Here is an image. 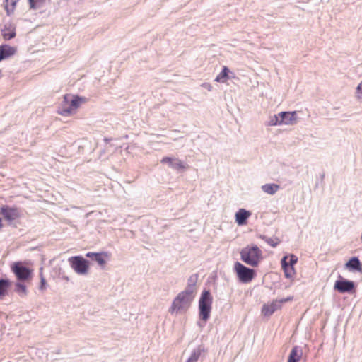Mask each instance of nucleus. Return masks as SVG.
Returning a JSON list of instances; mask_svg holds the SVG:
<instances>
[{
	"label": "nucleus",
	"instance_id": "obj_8",
	"mask_svg": "<svg viewBox=\"0 0 362 362\" xmlns=\"http://www.w3.org/2000/svg\"><path fill=\"white\" fill-rule=\"evenodd\" d=\"M334 289L340 293L352 294L356 292V285L354 281L339 276L334 283Z\"/></svg>",
	"mask_w": 362,
	"mask_h": 362
},
{
	"label": "nucleus",
	"instance_id": "obj_33",
	"mask_svg": "<svg viewBox=\"0 0 362 362\" xmlns=\"http://www.w3.org/2000/svg\"><path fill=\"white\" fill-rule=\"evenodd\" d=\"M2 220H1V218L0 217V228L2 227Z\"/></svg>",
	"mask_w": 362,
	"mask_h": 362
},
{
	"label": "nucleus",
	"instance_id": "obj_34",
	"mask_svg": "<svg viewBox=\"0 0 362 362\" xmlns=\"http://www.w3.org/2000/svg\"><path fill=\"white\" fill-rule=\"evenodd\" d=\"M186 362H192V361H189V359L188 358Z\"/></svg>",
	"mask_w": 362,
	"mask_h": 362
},
{
	"label": "nucleus",
	"instance_id": "obj_32",
	"mask_svg": "<svg viewBox=\"0 0 362 362\" xmlns=\"http://www.w3.org/2000/svg\"><path fill=\"white\" fill-rule=\"evenodd\" d=\"M202 86L205 88H206L207 90H211V86L210 83H203Z\"/></svg>",
	"mask_w": 362,
	"mask_h": 362
},
{
	"label": "nucleus",
	"instance_id": "obj_24",
	"mask_svg": "<svg viewBox=\"0 0 362 362\" xmlns=\"http://www.w3.org/2000/svg\"><path fill=\"white\" fill-rule=\"evenodd\" d=\"M14 291L21 296L27 295V287L23 281H18L15 284Z\"/></svg>",
	"mask_w": 362,
	"mask_h": 362
},
{
	"label": "nucleus",
	"instance_id": "obj_4",
	"mask_svg": "<svg viewBox=\"0 0 362 362\" xmlns=\"http://www.w3.org/2000/svg\"><path fill=\"white\" fill-rule=\"evenodd\" d=\"M213 298L209 290L204 289L199 300V315L200 320L206 322L211 310Z\"/></svg>",
	"mask_w": 362,
	"mask_h": 362
},
{
	"label": "nucleus",
	"instance_id": "obj_23",
	"mask_svg": "<svg viewBox=\"0 0 362 362\" xmlns=\"http://www.w3.org/2000/svg\"><path fill=\"white\" fill-rule=\"evenodd\" d=\"M229 69L224 66L222 71L216 76L215 81L224 83L228 79Z\"/></svg>",
	"mask_w": 362,
	"mask_h": 362
},
{
	"label": "nucleus",
	"instance_id": "obj_27",
	"mask_svg": "<svg viewBox=\"0 0 362 362\" xmlns=\"http://www.w3.org/2000/svg\"><path fill=\"white\" fill-rule=\"evenodd\" d=\"M267 125H269V126L281 125V124L280 123V117L279 116V114L274 115L270 117Z\"/></svg>",
	"mask_w": 362,
	"mask_h": 362
},
{
	"label": "nucleus",
	"instance_id": "obj_10",
	"mask_svg": "<svg viewBox=\"0 0 362 362\" xmlns=\"http://www.w3.org/2000/svg\"><path fill=\"white\" fill-rule=\"evenodd\" d=\"M0 213L8 222H12L20 217L21 210L16 206L2 205L0 207Z\"/></svg>",
	"mask_w": 362,
	"mask_h": 362
},
{
	"label": "nucleus",
	"instance_id": "obj_21",
	"mask_svg": "<svg viewBox=\"0 0 362 362\" xmlns=\"http://www.w3.org/2000/svg\"><path fill=\"white\" fill-rule=\"evenodd\" d=\"M11 286V281L8 279H0V299L6 295Z\"/></svg>",
	"mask_w": 362,
	"mask_h": 362
},
{
	"label": "nucleus",
	"instance_id": "obj_7",
	"mask_svg": "<svg viewBox=\"0 0 362 362\" xmlns=\"http://www.w3.org/2000/svg\"><path fill=\"white\" fill-rule=\"evenodd\" d=\"M11 269L19 281H25L31 279L32 270L21 262H14Z\"/></svg>",
	"mask_w": 362,
	"mask_h": 362
},
{
	"label": "nucleus",
	"instance_id": "obj_2",
	"mask_svg": "<svg viewBox=\"0 0 362 362\" xmlns=\"http://www.w3.org/2000/svg\"><path fill=\"white\" fill-rule=\"evenodd\" d=\"M194 294L189 293L185 291H181L173 300L169 309L171 314H178L186 312L194 298Z\"/></svg>",
	"mask_w": 362,
	"mask_h": 362
},
{
	"label": "nucleus",
	"instance_id": "obj_31",
	"mask_svg": "<svg viewBox=\"0 0 362 362\" xmlns=\"http://www.w3.org/2000/svg\"><path fill=\"white\" fill-rule=\"evenodd\" d=\"M18 0H10L11 1V6L12 7V10L14 9L15 6H16V4L17 3ZM9 1V0H6V2L8 3Z\"/></svg>",
	"mask_w": 362,
	"mask_h": 362
},
{
	"label": "nucleus",
	"instance_id": "obj_14",
	"mask_svg": "<svg viewBox=\"0 0 362 362\" xmlns=\"http://www.w3.org/2000/svg\"><path fill=\"white\" fill-rule=\"evenodd\" d=\"M251 216V212L245 209H240L235 215V222L238 226H243L247 223V219Z\"/></svg>",
	"mask_w": 362,
	"mask_h": 362
},
{
	"label": "nucleus",
	"instance_id": "obj_12",
	"mask_svg": "<svg viewBox=\"0 0 362 362\" xmlns=\"http://www.w3.org/2000/svg\"><path fill=\"white\" fill-rule=\"evenodd\" d=\"M281 124H293L296 120V112H281L279 113Z\"/></svg>",
	"mask_w": 362,
	"mask_h": 362
},
{
	"label": "nucleus",
	"instance_id": "obj_5",
	"mask_svg": "<svg viewBox=\"0 0 362 362\" xmlns=\"http://www.w3.org/2000/svg\"><path fill=\"white\" fill-rule=\"evenodd\" d=\"M234 270L238 280L243 284L250 282L256 276L255 269L249 268L239 262L235 263Z\"/></svg>",
	"mask_w": 362,
	"mask_h": 362
},
{
	"label": "nucleus",
	"instance_id": "obj_1",
	"mask_svg": "<svg viewBox=\"0 0 362 362\" xmlns=\"http://www.w3.org/2000/svg\"><path fill=\"white\" fill-rule=\"evenodd\" d=\"M85 101L86 98L83 97L65 94L57 112L64 117L69 116L74 113L79 107L80 105Z\"/></svg>",
	"mask_w": 362,
	"mask_h": 362
},
{
	"label": "nucleus",
	"instance_id": "obj_20",
	"mask_svg": "<svg viewBox=\"0 0 362 362\" xmlns=\"http://www.w3.org/2000/svg\"><path fill=\"white\" fill-rule=\"evenodd\" d=\"M103 255H106V254L104 252H89L86 254V257L91 259L93 261L96 262L100 266H103L106 263L105 259L103 258Z\"/></svg>",
	"mask_w": 362,
	"mask_h": 362
},
{
	"label": "nucleus",
	"instance_id": "obj_17",
	"mask_svg": "<svg viewBox=\"0 0 362 362\" xmlns=\"http://www.w3.org/2000/svg\"><path fill=\"white\" fill-rule=\"evenodd\" d=\"M198 277L199 276L197 274H192L187 280V284L184 291L189 293L194 294L196 291V284L198 281Z\"/></svg>",
	"mask_w": 362,
	"mask_h": 362
},
{
	"label": "nucleus",
	"instance_id": "obj_18",
	"mask_svg": "<svg viewBox=\"0 0 362 362\" xmlns=\"http://www.w3.org/2000/svg\"><path fill=\"white\" fill-rule=\"evenodd\" d=\"M303 356V351L300 347L295 346L291 349L287 362H299Z\"/></svg>",
	"mask_w": 362,
	"mask_h": 362
},
{
	"label": "nucleus",
	"instance_id": "obj_16",
	"mask_svg": "<svg viewBox=\"0 0 362 362\" xmlns=\"http://www.w3.org/2000/svg\"><path fill=\"white\" fill-rule=\"evenodd\" d=\"M345 267L350 271L361 272L362 270L361 263L357 257H352L345 264Z\"/></svg>",
	"mask_w": 362,
	"mask_h": 362
},
{
	"label": "nucleus",
	"instance_id": "obj_15",
	"mask_svg": "<svg viewBox=\"0 0 362 362\" xmlns=\"http://www.w3.org/2000/svg\"><path fill=\"white\" fill-rule=\"evenodd\" d=\"M288 256H284L281 260V267L284 272V276L287 279L293 278L296 274L294 267L287 264Z\"/></svg>",
	"mask_w": 362,
	"mask_h": 362
},
{
	"label": "nucleus",
	"instance_id": "obj_19",
	"mask_svg": "<svg viewBox=\"0 0 362 362\" xmlns=\"http://www.w3.org/2000/svg\"><path fill=\"white\" fill-rule=\"evenodd\" d=\"M1 35L5 40H10L14 38L16 35V28L14 26L9 25H4V28L1 29Z\"/></svg>",
	"mask_w": 362,
	"mask_h": 362
},
{
	"label": "nucleus",
	"instance_id": "obj_35",
	"mask_svg": "<svg viewBox=\"0 0 362 362\" xmlns=\"http://www.w3.org/2000/svg\"><path fill=\"white\" fill-rule=\"evenodd\" d=\"M6 10H7V12H9V10L7 6H6Z\"/></svg>",
	"mask_w": 362,
	"mask_h": 362
},
{
	"label": "nucleus",
	"instance_id": "obj_22",
	"mask_svg": "<svg viewBox=\"0 0 362 362\" xmlns=\"http://www.w3.org/2000/svg\"><path fill=\"white\" fill-rule=\"evenodd\" d=\"M280 188L277 184H265L261 187L262 190L269 195H274Z\"/></svg>",
	"mask_w": 362,
	"mask_h": 362
},
{
	"label": "nucleus",
	"instance_id": "obj_11",
	"mask_svg": "<svg viewBox=\"0 0 362 362\" xmlns=\"http://www.w3.org/2000/svg\"><path fill=\"white\" fill-rule=\"evenodd\" d=\"M161 163H167L169 167L177 171H182L189 168V165L187 163H183L179 158H175L172 157H163L160 160Z\"/></svg>",
	"mask_w": 362,
	"mask_h": 362
},
{
	"label": "nucleus",
	"instance_id": "obj_26",
	"mask_svg": "<svg viewBox=\"0 0 362 362\" xmlns=\"http://www.w3.org/2000/svg\"><path fill=\"white\" fill-rule=\"evenodd\" d=\"M259 238L264 240L268 245H269L272 247H276L278 245V244L279 243V240L277 238H272L267 237L264 235H260Z\"/></svg>",
	"mask_w": 362,
	"mask_h": 362
},
{
	"label": "nucleus",
	"instance_id": "obj_36",
	"mask_svg": "<svg viewBox=\"0 0 362 362\" xmlns=\"http://www.w3.org/2000/svg\"><path fill=\"white\" fill-rule=\"evenodd\" d=\"M1 76V70L0 69V77Z\"/></svg>",
	"mask_w": 362,
	"mask_h": 362
},
{
	"label": "nucleus",
	"instance_id": "obj_28",
	"mask_svg": "<svg viewBox=\"0 0 362 362\" xmlns=\"http://www.w3.org/2000/svg\"><path fill=\"white\" fill-rule=\"evenodd\" d=\"M289 258V261L287 260V264H289L290 266L294 267V265L297 263L298 262V257L293 255V254H291L288 257V259Z\"/></svg>",
	"mask_w": 362,
	"mask_h": 362
},
{
	"label": "nucleus",
	"instance_id": "obj_3",
	"mask_svg": "<svg viewBox=\"0 0 362 362\" xmlns=\"http://www.w3.org/2000/svg\"><path fill=\"white\" fill-rule=\"evenodd\" d=\"M241 260L251 267H257L263 259L262 252L256 245H247L243 247L240 252Z\"/></svg>",
	"mask_w": 362,
	"mask_h": 362
},
{
	"label": "nucleus",
	"instance_id": "obj_13",
	"mask_svg": "<svg viewBox=\"0 0 362 362\" xmlns=\"http://www.w3.org/2000/svg\"><path fill=\"white\" fill-rule=\"evenodd\" d=\"M16 52V48L7 44L0 45V62L14 55Z\"/></svg>",
	"mask_w": 362,
	"mask_h": 362
},
{
	"label": "nucleus",
	"instance_id": "obj_29",
	"mask_svg": "<svg viewBox=\"0 0 362 362\" xmlns=\"http://www.w3.org/2000/svg\"><path fill=\"white\" fill-rule=\"evenodd\" d=\"M45 284H46L45 279V278L41 275V279H40V285L39 288H40V290H44V289H45Z\"/></svg>",
	"mask_w": 362,
	"mask_h": 362
},
{
	"label": "nucleus",
	"instance_id": "obj_25",
	"mask_svg": "<svg viewBox=\"0 0 362 362\" xmlns=\"http://www.w3.org/2000/svg\"><path fill=\"white\" fill-rule=\"evenodd\" d=\"M204 348L202 346H199L197 349H194L190 357L189 358V361L192 362H197L201 354L204 352Z\"/></svg>",
	"mask_w": 362,
	"mask_h": 362
},
{
	"label": "nucleus",
	"instance_id": "obj_9",
	"mask_svg": "<svg viewBox=\"0 0 362 362\" xmlns=\"http://www.w3.org/2000/svg\"><path fill=\"white\" fill-rule=\"evenodd\" d=\"M293 300V296H289L280 300H273L271 304H264L262 308V314L264 316H271L275 311L281 308L282 304Z\"/></svg>",
	"mask_w": 362,
	"mask_h": 362
},
{
	"label": "nucleus",
	"instance_id": "obj_6",
	"mask_svg": "<svg viewBox=\"0 0 362 362\" xmlns=\"http://www.w3.org/2000/svg\"><path fill=\"white\" fill-rule=\"evenodd\" d=\"M71 267L80 275L86 274L89 269V262L82 256H74L69 259Z\"/></svg>",
	"mask_w": 362,
	"mask_h": 362
},
{
	"label": "nucleus",
	"instance_id": "obj_30",
	"mask_svg": "<svg viewBox=\"0 0 362 362\" xmlns=\"http://www.w3.org/2000/svg\"><path fill=\"white\" fill-rule=\"evenodd\" d=\"M356 93L362 95V81L358 85L356 88Z\"/></svg>",
	"mask_w": 362,
	"mask_h": 362
}]
</instances>
